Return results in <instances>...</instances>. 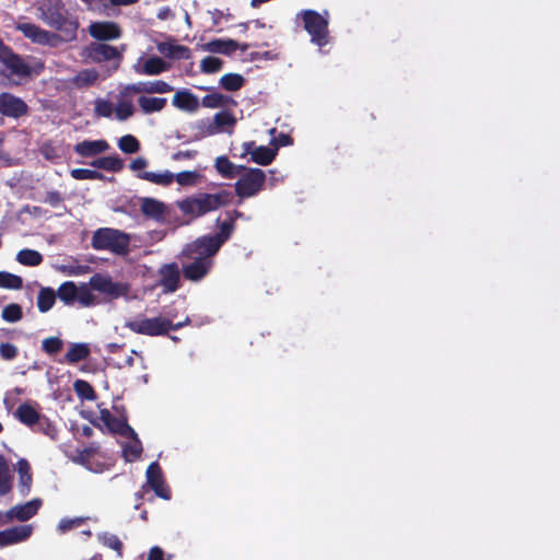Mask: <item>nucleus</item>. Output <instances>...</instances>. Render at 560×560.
Returning a JSON list of instances; mask_svg holds the SVG:
<instances>
[{
  "mask_svg": "<svg viewBox=\"0 0 560 560\" xmlns=\"http://www.w3.org/2000/svg\"><path fill=\"white\" fill-rule=\"evenodd\" d=\"M36 10L38 19L57 31L62 42L70 43L77 39L80 26L78 18L68 11L62 0H38Z\"/></svg>",
  "mask_w": 560,
  "mask_h": 560,
  "instance_id": "nucleus-1",
  "label": "nucleus"
},
{
  "mask_svg": "<svg viewBox=\"0 0 560 560\" xmlns=\"http://www.w3.org/2000/svg\"><path fill=\"white\" fill-rule=\"evenodd\" d=\"M214 255L198 240L187 244L178 256L184 279L191 282L205 279L213 267Z\"/></svg>",
  "mask_w": 560,
  "mask_h": 560,
  "instance_id": "nucleus-2",
  "label": "nucleus"
},
{
  "mask_svg": "<svg viewBox=\"0 0 560 560\" xmlns=\"http://www.w3.org/2000/svg\"><path fill=\"white\" fill-rule=\"evenodd\" d=\"M233 198L234 195L232 191L222 189L213 194H195L176 201V206L184 215L190 219H197L231 205Z\"/></svg>",
  "mask_w": 560,
  "mask_h": 560,
  "instance_id": "nucleus-3",
  "label": "nucleus"
},
{
  "mask_svg": "<svg viewBox=\"0 0 560 560\" xmlns=\"http://www.w3.org/2000/svg\"><path fill=\"white\" fill-rule=\"evenodd\" d=\"M185 323L174 324L170 318L156 316L149 318L143 314L125 322V327L138 335L150 337L165 336L172 330L180 329Z\"/></svg>",
  "mask_w": 560,
  "mask_h": 560,
  "instance_id": "nucleus-4",
  "label": "nucleus"
},
{
  "mask_svg": "<svg viewBox=\"0 0 560 560\" xmlns=\"http://www.w3.org/2000/svg\"><path fill=\"white\" fill-rule=\"evenodd\" d=\"M130 236L112 228L97 229L91 240V245L96 250H109L116 255H126L129 252Z\"/></svg>",
  "mask_w": 560,
  "mask_h": 560,
  "instance_id": "nucleus-5",
  "label": "nucleus"
},
{
  "mask_svg": "<svg viewBox=\"0 0 560 560\" xmlns=\"http://www.w3.org/2000/svg\"><path fill=\"white\" fill-rule=\"evenodd\" d=\"M266 183V174L260 168L242 170L240 178L235 182V195L240 198L237 205L242 203L243 199L256 196L264 189Z\"/></svg>",
  "mask_w": 560,
  "mask_h": 560,
  "instance_id": "nucleus-6",
  "label": "nucleus"
},
{
  "mask_svg": "<svg viewBox=\"0 0 560 560\" xmlns=\"http://www.w3.org/2000/svg\"><path fill=\"white\" fill-rule=\"evenodd\" d=\"M301 16L311 42L320 48L326 46L329 43L328 19L311 9L302 11Z\"/></svg>",
  "mask_w": 560,
  "mask_h": 560,
  "instance_id": "nucleus-7",
  "label": "nucleus"
},
{
  "mask_svg": "<svg viewBox=\"0 0 560 560\" xmlns=\"http://www.w3.org/2000/svg\"><path fill=\"white\" fill-rule=\"evenodd\" d=\"M215 223L219 228V231L215 234L212 235H205L199 238H197L199 242L205 244V246L210 250V253H218L222 245L228 242L232 234L235 231L236 224L232 222V219H229L225 217L223 221L218 218L215 220Z\"/></svg>",
  "mask_w": 560,
  "mask_h": 560,
  "instance_id": "nucleus-8",
  "label": "nucleus"
},
{
  "mask_svg": "<svg viewBox=\"0 0 560 560\" xmlns=\"http://www.w3.org/2000/svg\"><path fill=\"white\" fill-rule=\"evenodd\" d=\"M84 57L95 63L105 61H116L115 68H118L122 60V51L117 47L105 43H91L84 48Z\"/></svg>",
  "mask_w": 560,
  "mask_h": 560,
  "instance_id": "nucleus-9",
  "label": "nucleus"
},
{
  "mask_svg": "<svg viewBox=\"0 0 560 560\" xmlns=\"http://www.w3.org/2000/svg\"><path fill=\"white\" fill-rule=\"evenodd\" d=\"M16 30L20 31L24 37L28 38L35 44L56 46L61 40V36L55 32L42 28L33 23H19Z\"/></svg>",
  "mask_w": 560,
  "mask_h": 560,
  "instance_id": "nucleus-10",
  "label": "nucleus"
},
{
  "mask_svg": "<svg viewBox=\"0 0 560 560\" xmlns=\"http://www.w3.org/2000/svg\"><path fill=\"white\" fill-rule=\"evenodd\" d=\"M90 287L100 293L106 294L109 299H118L128 293V285L114 282L108 276L96 273L90 279Z\"/></svg>",
  "mask_w": 560,
  "mask_h": 560,
  "instance_id": "nucleus-11",
  "label": "nucleus"
},
{
  "mask_svg": "<svg viewBox=\"0 0 560 560\" xmlns=\"http://www.w3.org/2000/svg\"><path fill=\"white\" fill-rule=\"evenodd\" d=\"M145 476V486L152 489L159 498L164 500H170L172 498V492L165 483L162 468L158 462H153L148 466Z\"/></svg>",
  "mask_w": 560,
  "mask_h": 560,
  "instance_id": "nucleus-12",
  "label": "nucleus"
},
{
  "mask_svg": "<svg viewBox=\"0 0 560 560\" xmlns=\"http://www.w3.org/2000/svg\"><path fill=\"white\" fill-rule=\"evenodd\" d=\"M174 88L163 81V80H153V81H144V82H138L128 84L124 88V90L120 92V96H129L132 94H139V93H147V94H164L172 92Z\"/></svg>",
  "mask_w": 560,
  "mask_h": 560,
  "instance_id": "nucleus-13",
  "label": "nucleus"
},
{
  "mask_svg": "<svg viewBox=\"0 0 560 560\" xmlns=\"http://www.w3.org/2000/svg\"><path fill=\"white\" fill-rule=\"evenodd\" d=\"M28 113L27 104L11 93L0 94V114L10 118H21Z\"/></svg>",
  "mask_w": 560,
  "mask_h": 560,
  "instance_id": "nucleus-14",
  "label": "nucleus"
},
{
  "mask_svg": "<svg viewBox=\"0 0 560 560\" xmlns=\"http://www.w3.org/2000/svg\"><path fill=\"white\" fill-rule=\"evenodd\" d=\"M90 35L98 42L114 40L121 37L120 26L113 21L92 22L89 26Z\"/></svg>",
  "mask_w": 560,
  "mask_h": 560,
  "instance_id": "nucleus-15",
  "label": "nucleus"
},
{
  "mask_svg": "<svg viewBox=\"0 0 560 560\" xmlns=\"http://www.w3.org/2000/svg\"><path fill=\"white\" fill-rule=\"evenodd\" d=\"M182 269L176 262L162 265L159 269V283L164 292L173 293L180 287Z\"/></svg>",
  "mask_w": 560,
  "mask_h": 560,
  "instance_id": "nucleus-16",
  "label": "nucleus"
},
{
  "mask_svg": "<svg viewBox=\"0 0 560 560\" xmlns=\"http://www.w3.org/2000/svg\"><path fill=\"white\" fill-rule=\"evenodd\" d=\"M236 124V119L234 115L230 112H219L213 116V121H200L199 122V129L201 130V135L205 136H212L218 132H221L224 127H231L233 128Z\"/></svg>",
  "mask_w": 560,
  "mask_h": 560,
  "instance_id": "nucleus-17",
  "label": "nucleus"
},
{
  "mask_svg": "<svg viewBox=\"0 0 560 560\" xmlns=\"http://www.w3.org/2000/svg\"><path fill=\"white\" fill-rule=\"evenodd\" d=\"M40 505V499H33L24 504L15 505L4 513V520L2 523H8L13 518H16L20 522H26L37 514Z\"/></svg>",
  "mask_w": 560,
  "mask_h": 560,
  "instance_id": "nucleus-18",
  "label": "nucleus"
},
{
  "mask_svg": "<svg viewBox=\"0 0 560 560\" xmlns=\"http://www.w3.org/2000/svg\"><path fill=\"white\" fill-rule=\"evenodd\" d=\"M100 419L114 434H118L120 436L136 435V431L128 424L126 419L113 416L108 409H102L100 411Z\"/></svg>",
  "mask_w": 560,
  "mask_h": 560,
  "instance_id": "nucleus-19",
  "label": "nucleus"
},
{
  "mask_svg": "<svg viewBox=\"0 0 560 560\" xmlns=\"http://www.w3.org/2000/svg\"><path fill=\"white\" fill-rule=\"evenodd\" d=\"M32 532L31 525H19L0 532V548L27 540Z\"/></svg>",
  "mask_w": 560,
  "mask_h": 560,
  "instance_id": "nucleus-20",
  "label": "nucleus"
},
{
  "mask_svg": "<svg viewBox=\"0 0 560 560\" xmlns=\"http://www.w3.org/2000/svg\"><path fill=\"white\" fill-rule=\"evenodd\" d=\"M42 415L39 405L35 401H25L14 411V418L27 428L34 427Z\"/></svg>",
  "mask_w": 560,
  "mask_h": 560,
  "instance_id": "nucleus-21",
  "label": "nucleus"
},
{
  "mask_svg": "<svg viewBox=\"0 0 560 560\" xmlns=\"http://www.w3.org/2000/svg\"><path fill=\"white\" fill-rule=\"evenodd\" d=\"M109 149L106 140H84L74 145V152L81 158H94Z\"/></svg>",
  "mask_w": 560,
  "mask_h": 560,
  "instance_id": "nucleus-22",
  "label": "nucleus"
},
{
  "mask_svg": "<svg viewBox=\"0 0 560 560\" xmlns=\"http://www.w3.org/2000/svg\"><path fill=\"white\" fill-rule=\"evenodd\" d=\"M11 74L25 78L31 74L30 66L12 49L1 59Z\"/></svg>",
  "mask_w": 560,
  "mask_h": 560,
  "instance_id": "nucleus-23",
  "label": "nucleus"
},
{
  "mask_svg": "<svg viewBox=\"0 0 560 560\" xmlns=\"http://www.w3.org/2000/svg\"><path fill=\"white\" fill-rule=\"evenodd\" d=\"M171 65L161 57L152 56L148 58L143 65H135L133 69L138 74L158 75L170 69Z\"/></svg>",
  "mask_w": 560,
  "mask_h": 560,
  "instance_id": "nucleus-24",
  "label": "nucleus"
},
{
  "mask_svg": "<svg viewBox=\"0 0 560 560\" xmlns=\"http://www.w3.org/2000/svg\"><path fill=\"white\" fill-rule=\"evenodd\" d=\"M140 210L144 217L161 222L164 220L166 207L158 199L145 197L141 201Z\"/></svg>",
  "mask_w": 560,
  "mask_h": 560,
  "instance_id": "nucleus-25",
  "label": "nucleus"
},
{
  "mask_svg": "<svg viewBox=\"0 0 560 560\" xmlns=\"http://www.w3.org/2000/svg\"><path fill=\"white\" fill-rule=\"evenodd\" d=\"M158 51L170 59H188L190 49L187 46L162 42L156 45Z\"/></svg>",
  "mask_w": 560,
  "mask_h": 560,
  "instance_id": "nucleus-26",
  "label": "nucleus"
},
{
  "mask_svg": "<svg viewBox=\"0 0 560 560\" xmlns=\"http://www.w3.org/2000/svg\"><path fill=\"white\" fill-rule=\"evenodd\" d=\"M172 103L175 107L187 112H195L199 107V101L197 96L188 90L177 91L173 97Z\"/></svg>",
  "mask_w": 560,
  "mask_h": 560,
  "instance_id": "nucleus-27",
  "label": "nucleus"
},
{
  "mask_svg": "<svg viewBox=\"0 0 560 560\" xmlns=\"http://www.w3.org/2000/svg\"><path fill=\"white\" fill-rule=\"evenodd\" d=\"M217 172L226 179L235 178L245 170L243 165L233 164L225 155L218 156L214 162Z\"/></svg>",
  "mask_w": 560,
  "mask_h": 560,
  "instance_id": "nucleus-28",
  "label": "nucleus"
},
{
  "mask_svg": "<svg viewBox=\"0 0 560 560\" xmlns=\"http://www.w3.org/2000/svg\"><path fill=\"white\" fill-rule=\"evenodd\" d=\"M18 474H19V486L20 491L23 494H27L31 490L33 476L31 471V465L25 458H21L18 462Z\"/></svg>",
  "mask_w": 560,
  "mask_h": 560,
  "instance_id": "nucleus-29",
  "label": "nucleus"
},
{
  "mask_svg": "<svg viewBox=\"0 0 560 560\" xmlns=\"http://www.w3.org/2000/svg\"><path fill=\"white\" fill-rule=\"evenodd\" d=\"M201 105L206 108L229 107L236 105V102L229 95L210 93L201 98Z\"/></svg>",
  "mask_w": 560,
  "mask_h": 560,
  "instance_id": "nucleus-30",
  "label": "nucleus"
},
{
  "mask_svg": "<svg viewBox=\"0 0 560 560\" xmlns=\"http://www.w3.org/2000/svg\"><path fill=\"white\" fill-rule=\"evenodd\" d=\"M138 104L143 114H153L163 110L167 104V100L165 97L140 96Z\"/></svg>",
  "mask_w": 560,
  "mask_h": 560,
  "instance_id": "nucleus-31",
  "label": "nucleus"
},
{
  "mask_svg": "<svg viewBox=\"0 0 560 560\" xmlns=\"http://www.w3.org/2000/svg\"><path fill=\"white\" fill-rule=\"evenodd\" d=\"M30 429L33 432L44 434L51 440H57L58 438V429L56 424L46 415L43 413L38 417L36 424Z\"/></svg>",
  "mask_w": 560,
  "mask_h": 560,
  "instance_id": "nucleus-32",
  "label": "nucleus"
},
{
  "mask_svg": "<svg viewBox=\"0 0 560 560\" xmlns=\"http://www.w3.org/2000/svg\"><path fill=\"white\" fill-rule=\"evenodd\" d=\"M277 156V148H269L265 145H259L255 148L252 152L250 160L259 165L267 166L270 165Z\"/></svg>",
  "mask_w": 560,
  "mask_h": 560,
  "instance_id": "nucleus-33",
  "label": "nucleus"
},
{
  "mask_svg": "<svg viewBox=\"0 0 560 560\" xmlns=\"http://www.w3.org/2000/svg\"><path fill=\"white\" fill-rule=\"evenodd\" d=\"M238 48V42L234 39H213L206 45V49L211 52L231 55Z\"/></svg>",
  "mask_w": 560,
  "mask_h": 560,
  "instance_id": "nucleus-34",
  "label": "nucleus"
},
{
  "mask_svg": "<svg viewBox=\"0 0 560 560\" xmlns=\"http://www.w3.org/2000/svg\"><path fill=\"white\" fill-rule=\"evenodd\" d=\"M90 355V348L86 343H74L70 347L65 355V360L69 364H75L85 360Z\"/></svg>",
  "mask_w": 560,
  "mask_h": 560,
  "instance_id": "nucleus-35",
  "label": "nucleus"
},
{
  "mask_svg": "<svg viewBox=\"0 0 560 560\" xmlns=\"http://www.w3.org/2000/svg\"><path fill=\"white\" fill-rule=\"evenodd\" d=\"M57 293L51 288H42L37 295V307L40 313H46L52 308L56 302Z\"/></svg>",
  "mask_w": 560,
  "mask_h": 560,
  "instance_id": "nucleus-36",
  "label": "nucleus"
},
{
  "mask_svg": "<svg viewBox=\"0 0 560 560\" xmlns=\"http://www.w3.org/2000/svg\"><path fill=\"white\" fill-rule=\"evenodd\" d=\"M128 439H131L132 441L130 443H126L122 446V455L127 462H133L137 460L141 454H142V444L139 440L138 435L135 436H127Z\"/></svg>",
  "mask_w": 560,
  "mask_h": 560,
  "instance_id": "nucleus-37",
  "label": "nucleus"
},
{
  "mask_svg": "<svg viewBox=\"0 0 560 560\" xmlns=\"http://www.w3.org/2000/svg\"><path fill=\"white\" fill-rule=\"evenodd\" d=\"M12 489V477L5 457L0 454V495H5Z\"/></svg>",
  "mask_w": 560,
  "mask_h": 560,
  "instance_id": "nucleus-38",
  "label": "nucleus"
},
{
  "mask_svg": "<svg viewBox=\"0 0 560 560\" xmlns=\"http://www.w3.org/2000/svg\"><path fill=\"white\" fill-rule=\"evenodd\" d=\"M57 296L66 304L71 305L78 296V287L72 281L63 282L57 290Z\"/></svg>",
  "mask_w": 560,
  "mask_h": 560,
  "instance_id": "nucleus-39",
  "label": "nucleus"
},
{
  "mask_svg": "<svg viewBox=\"0 0 560 560\" xmlns=\"http://www.w3.org/2000/svg\"><path fill=\"white\" fill-rule=\"evenodd\" d=\"M138 177L161 186H168L174 180V174L168 171L163 173L143 172L138 174Z\"/></svg>",
  "mask_w": 560,
  "mask_h": 560,
  "instance_id": "nucleus-40",
  "label": "nucleus"
},
{
  "mask_svg": "<svg viewBox=\"0 0 560 560\" xmlns=\"http://www.w3.org/2000/svg\"><path fill=\"white\" fill-rule=\"evenodd\" d=\"M16 260L23 266L36 267L42 264L43 256L35 249L24 248L18 253Z\"/></svg>",
  "mask_w": 560,
  "mask_h": 560,
  "instance_id": "nucleus-41",
  "label": "nucleus"
},
{
  "mask_svg": "<svg viewBox=\"0 0 560 560\" xmlns=\"http://www.w3.org/2000/svg\"><path fill=\"white\" fill-rule=\"evenodd\" d=\"M97 539L103 546L116 551L119 558L122 557L124 544L117 535L105 532L98 534Z\"/></svg>",
  "mask_w": 560,
  "mask_h": 560,
  "instance_id": "nucleus-42",
  "label": "nucleus"
},
{
  "mask_svg": "<svg viewBox=\"0 0 560 560\" xmlns=\"http://www.w3.org/2000/svg\"><path fill=\"white\" fill-rule=\"evenodd\" d=\"M220 84L224 90L229 92H235L244 86L245 79L242 74L238 73H225L221 77Z\"/></svg>",
  "mask_w": 560,
  "mask_h": 560,
  "instance_id": "nucleus-43",
  "label": "nucleus"
},
{
  "mask_svg": "<svg viewBox=\"0 0 560 560\" xmlns=\"http://www.w3.org/2000/svg\"><path fill=\"white\" fill-rule=\"evenodd\" d=\"M73 389L82 400L94 401L97 398L95 389L88 381L77 380L73 383Z\"/></svg>",
  "mask_w": 560,
  "mask_h": 560,
  "instance_id": "nucleus-44",
  "label": "nucleus"
},
{
  "mask_svg": "<svg viewBox=\"0 0 560 560\" xmlns=\"http://www.w3.org/2000/svg\"><path fill=\"white\" fill-rule=\"evenodd\" d=\"M23 287V279L20 276L0 271V288L20 290Z\"/></svg>",
  "mask_w": 560,
  "mask_h": 560,
  "instance_id": "nucleus-45",
  "label": "nucleus"
},
{
  "mask_svg": "<svg viewBox=\"0 0 560 560\" xmlns=\"http://www.w3.org/2000/svg\"><path fill=\"white\" fill-rule=\"evenodd\" d=\"M97 79L98 73L95 69H84L74 77L73 82L77 86L82 88L93 85Z\"/></svg>",
  "mask_w": 560,
  "mask_h": 560,
  "instance_id": "nucleus-46",
  "label": "nucleus"
},
{
  "mask_svg": "<svg viewBox=\"0 0 560 560\" xmlns=\"http://www.w3.org/2000/svg\"><path fill=\"white\" fill-rule=\"evenodd\" d=\"M1 317L4 322L16 323L22 319L23 311L21 305L16 303L8 304L1 312Z\"/></svg>",
  "mask_w": 560,
  "mask_h": 560,
  "instance_id": "nucleus-47",
  "label": "nucleus"
},
{
  "mask_svg": "<svg viewBox=\"0 0 560 560\" xmlns=\"http://www.w3.org/2000/svg\"><path fill=\"white\" fill-rule=\"evenodd\" d=\"M118 148L127 154L137 153L140 150L139 140L132 135L122 136L118 141Z\"/></svg>",
  "mask_w": 560,
  "mask_h": 560,
  "instance_id": "nucleus-48",
  "label": "nucleus"
},
{
  "mask_svg": "<svg viewBox=\"0 0 560 560\" xmlns=\"http://www.w3.org/2000/svg\"><path fill=\"white\" fill-rule=\"evenodd\" d=\"M223 65L224 62L222 59L213 56H207L200 62V70L203 73H215L223 68Z\"/></svg>",
  "mask_w": 560,
  "mask_h": 560,
  "instance_id": "nucleus-49",
  "label": "nucleus"
},
{
  "mask_svg": "<svg viewBox=\"0 0 560 560\" xmlns=\"http://www.w3.org/2000/svg\"><path fill=\"white\" fill-rule=\"evenodd\" d=\"M135 113L133 105L130 101L119 100L115 107L116 118L120 121L127 120Z\"/></svg>",
  "mask_w": 560,
  "mask_h": 560,
  "instance_id": "nucleus-50",
  "label": "nucleus"
},
{
  "mask_svg": "<svg viewBox=\"0 0 560 560\" xmlns=\"http://www.w3.org/2000/svg\"><path fill=\"white\" fill-rule=\"evenodd\" d=\"M200 173L196 171H183L174 176V178L180 186H195L200 179Z\"/></svg>",
  "mask_w": 560,
  "mask_h": 560,
  "instance_id": "nucleus-51",
  "label": "nucleus"
},
{
  "mask_svg": "<svg viewBox=\"0 0 560 560\" xmlns=\"http://www.w3.org/2000/svg\"><path fill=\"white\" fill-rule=\"evenodd\" d=\"M75 301H78L81 306L89 307L95 305L96 298L88 285L82 284L81 287H78V296Z\"/></svg>",
  "mask_w": 560,
  "mask_h": 560,
  "instance_id": "nucleus-52",
  "label": "nucleus"
},
{
  "mask_svg": "<svg viewBox=\"0 0 560 560\" xmlns=\"http://www.w3.org/2000/svg\"><path fill=\"white\" fill-rule=\"evenodd\" d=\"M63 341L59 337H48L43 340L42 349L48 355H55L61 351Z\"/></svg>",
  "mask_w": 560,
  "mask_h": 560,
  "instance_id": "nucleus-53",
  "label": "nucleus"
},
{
  "mask_svg": "<svg viewBox=\"0 0 560 560\" xmlns=\"http://www.w3.org/2000/svg\"><path fill=\"white\" fill-rule=\"evenodd\" d=\"M72 178L77 180H85V179H103V174L89 168H73L70 172Z\"/></svg>",
  "mask_w": 560,
  "mask_h": 560,
  "instance_id": "nucleus-54",
  "label": "nucleus"
},
{
  "mask_svg": "<svg viewBox=\"0 0 560 560\" xmlns=\"http://www.w3.org/2000/svg\"><path fill=\"white\" fill-rule=\"evenodd\" d=\"M94 112L98 117L109 118L114 112L113 104L109 101L98 98L95 102Z\"/></svg>",
  "mask_w": 560,
  "mask_h": 560,
  "instance_id": "nucleus-55",
  "label": "nucleus"
},
{
  "mask_svg": "<svg viewBox=\"0 0 560 560\" xmlns=\"http://www.w3.org/2000/svg\"><path fill=\"white\" fill-rule=\"evenodd\" d=\"M124 168V160L118 155L105 156V171L118 173Z\"/></svg>",
  "mask_w": 560,
  "mask_h": 560,
  "instance_id": "nucleus-56",
  "label": "nucleus"
},
{
  "mask_svg": "<svg viewBox=\"0 0 560 560\" xmlns=\"http://www.w3.org/2000/svg\"><path fill=\"white\" fill-rule=\"evenodd\" d=\"M19 354V350L16 346L10 342L0 343V357L3 360L11 361L15 359Z\"/></svg>",
  "mask_w": 560,
  "mask_h": 560,
  "instance_id": "nucleus-57",
  "label": "nucleus"
},
{
  "mask_svg": "<svg viewBox=\"0 0 560 560\" xmlns=\"http://www.w3.org/2000/svg\"><path fill=\"white\" fill-rule=\"evenodd\" d=\"M85 522L83 517L63 518L60 521L58 528L60 532L66 533L72 528L81 526Z\"/></svg>",
  "mask_w": 560,
  "mask_h": 560,
  "instance_id": "nucleus-58",
  "label": "nucleus"
},
{
  "mask_svg": "<svg viewBox=\"0 0 560 560\" xmlns=\"http://www.w3.org/2000/svg\"><path fill=\"white\" fill-rule=\"evenodd\" d=\"M44 201L51 207H57L58 205L61 203L62 197L61 194L57 190L48 191L45 196Z\"/></svg>",
  "mask_w": 560,
  "mask_h": 560,
  "instance_id": "nucleus-59",
  "label": "nucleus"
},
{
  "mask_svg": "<svg viewBox=\"0 0 560 560\" xmlns=\"http://www.w3.org/2000/svg\"><path fill=\"white\" fill-rule=\"evenodd\" d=\"M272 142L275 144L273 148H277L278 150L280 147L291 145L293 143V139L290 135L280 133Z\"/></svg>",
  "mask_w": 560,
  "mask_h": 560,
  "instance_id": "nucleus-60",
  "label": "nucleus"
},
{
  "mask_svg": "<svg viewBox=\"0 0 560 560\" xmlns=\"http://www.w3.org/2000/svg\"><path fill=\"white\" fill-rule=\"evenodd\" d=\"M147 165H148V161L144 158L140 156V158L132 160L131 163L129 164V167L132 171H141V170L145 168Z\"/></svg>",
  "mask_w": 560,
  "mask_h": 560,
  "instance_id": "nucleus-61",
  "label": "nucleus"
},
{
  "mask_svg": "<svg viewBox=\"0 0 560 560\" xmlns=\"http://www.w3.org/2000/svg\"><path fill=\"white\" fill-rule=\"evenodd\" d=\"M147 560H164V551L158 546L152 547Z\"/></svg>",
  "mask_w": 560,
  "mask_h": 560,
  "instance_id": "nucleus-62",
  "label": "nucleus"
},
{
  "mask_svg": "<svg viewBox=\"0 0 560 560\" xmlns=\"http://www.w3.org/2000/svg\"><path fill=\"white\" fill-rule=\"evenodd\" d=\"M224 217H228L229 219H232V222H234V224L236 223V220L237 219H248L244 212L237 210V209H234V210H230V211H225L224 212Z\"/></svg>",
  "mask_w": 560,
  "mask_h": 560,
  "instance_id": "nucleus-63",
  "label": "nucleus"
},
{
  "mask_svg": "<svg viewBox=\"0 0 560 560\" xmlns=\"http://www.w3.org/2000/svg\"><path fill=\"white\" fill-rule=\"evenodd\" d=\"M257 148L254 141H248L243 143V153L242 156L249 154L252 156V152Z\"/></svg>",
  "mask_w": 560,
  "mask_h": 560,
  "instance_id": "nucleus-64",
  "label": "nucleus"
}]
</instances>
